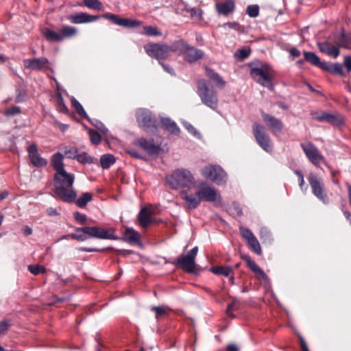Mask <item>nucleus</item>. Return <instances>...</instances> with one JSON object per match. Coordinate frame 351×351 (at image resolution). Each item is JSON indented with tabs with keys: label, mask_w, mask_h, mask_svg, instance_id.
<instances>
[{
	"label": "nucleus",
	"mask_w": 351,
	"mask_h": 351,
	"mask_svg": "<svg viewBox=\"0 0 351 351\" xmlns=\"http://www.w3.org/2000/svg\"><path fill=\"white\" fill-rule=\"evenodd\" d=\"M165 184L171 189L180 190L184 206L196 208L202 201L218 202L221 197L217 191L202 180L197 181L193 173L185 168H178L165 177Z\"/></svg>",
	"instance_id": "obj_1"
},
{
	"label": "nucleus",
	"mask_w": 351,
	"mask_h": 351,
	"mask_svg": "<svg viewBox=\"0 0 351 351\" xmlns=\"http://www.w3.org/2000/svg\"><path fill=\"white\" fill-rule=\"evenodd\" d=\"M75 176L65 169L54 175L55 193L62 201L73 202L77 197L76 191L73 189Z\"/></svg>",
	"instance_id": "obj_2"
},
{
	"label": "nucleus",
	"mask_w": 351,
	"mask_h": 351,
	"mask_svg": "<svg viewBox=\"0 0 351 351\" xmlns=\"http://www.w3.org/2000/svg\"><path fill=\"white\" fill-rule=\"evenodd\" d=\"M183 47H184V40H180L173 43L171 45L149 43L145 45L144 49L149 56L160 60L167 58L171 52H177Z\"/></svg>",
	"instance_id": "obj_3"
},
{
	"label": "nucleus",
	"mask_w": 351,
	"mask_h": 351,
	"mask_svg": "<svg viewBox=\"0 0 351 351\" xmlns=\"http://www.w3.org/2000/svg\"><path fill=\"white\" fill-rule=\"evenodd\" d=\"M250 75L261 85L273 89V70L267 65L261 64L251 69Z\"/></svg>",
	"instance_id": "obj_4"
},
{
	"label": "nucleus",
	"mask_w": 351,
	"mask_h": 351,
	"mask_svg": "<svg viewBox=\"0 0 351 351\" xmlns=\"http://www.w3.org/2000/svg\"><path fill=\"white\" fill-rule=\"evenodd\" d=\"M202 176L206 180L219 185L228 180V175L224 170L218 165H208L201 170Z\"/></svg>",
	"instance_id": "obj_5"
},
{
	"label": "nucleus",
	"mask_w": 351,
	"mask_h": 351,
	"mask_svg": "<svg viewBox=\"0 0 351 351\" xmlns=\"http://www.w3.org/2000/svg\"><path fill=\"white\" fill-rule=\"evenodd\" d=\"M197 93L203 104L213 110L217 108L218 99L216 93L208 88L204 80L198 81Z\"/></svg>",
	"instance_id": "obj_6"
},
{
	"label": "nucleus",
	"mask_w": 351,
	"mask_h": 351,
	"mask_svg": "<svg viewBox=\"0 0 351 351\" xmlns=\"http://www.w3.org/2000/svg\"><path fill=\"white\" fill-rule=\"evenodd\" d=\"M77 231H82L87 234L88 239L89 237L97 238L101 239H115L114 230L110 229H103L97 226L82 227L78 228Z\"/></svg>",
	"instance_id": "obj_7"
},
{
	"label": "nucleus",
	"mask_w": 351,
	"mask_h": 351,
	"mask_svg": "<svg viewBox=\"0 0 351 351\" xmlns=\"http://www.w3.org/2000/svg\"><path fill=\"white\" fill-rule=\"evenodd\" d=\"M253 132L259 146L267 152H271L272 143L265 132V127L259 123H255L253 125Z\"/></svg>",
	"instance_id": "obj_8"
},
{
	"label": "nucleus",
	"mask_w": 351,
	"mask_h": 351,
	"mask_svg": "<svg viewBox=\"0 0 351 351\" xmlns=\"http://www.w3.org/2000/svg\"><path fill=\"white\" fill-rule=\"evenodd\" d=\"M197 252L198 247L197 246L194 247L186 255L179 257L176 260V264L179 265L184 270L188 272H194L196 267L195 259Z\"/></svg>",
	"instance_id": "obj_9"
},
{
	"label": "nucleus",
	"mask_w": 351,
	"mask_h": 351,
	"mask_svg": "<svg viewBox=\"0 0 351 351\" xmlns=\"http://www.w3.org/2000/svg\"><path fill=\"white\" fill-rule=\"evenodd\" d=\"M308 182L312 189L313 193L324 203L328 202V197L324 192V186L322 180L315 173H311Z\"/></svg>",
	"instance_id": "obj_10"
},
{
	"label": "nucleus",
	"mask_w": 351,
	"mask_h": 351,
	"mask_svg": "<svg viewBox=\"0 0 351 351\" xmlns=\"http://www.w3.org/2000/svg\"><path fill=\"white\" fill-rule=\"evenodd\" d=\"M301 146L306 158L315 166L318 167L321 162H324V157L313 144L308 142L302 143Z\"/></svg>",
	"instance_id": "obj_11"
},
{
	"label": "nucleus",
	"mask_w": 351,
	"mask_h": 351,
	"mask_svg": "<svg viewBox=\"0 0 351 351\" xmlns=\"http://www.w3.org/2000/svg\"><path fill=\"white\" fill-rule=\"evenodd\" d=\"M136 120L138 125L145 130L154 128L156 119L151 112L145 108H141L136 112Z\"/></svg>",
	"instance_id": "obj_12"
},
{
	"label": "nucleus",
	"mask_w": 351,
	"mask_h": 351,
	"mask_svg": "<svg viewBox=\"0 0 351 351\" xmlns=\"http://www.w3.org/2000/svg\"><path fill=\"white\" fill-rule=\"evenodd\" d=\"M103 17L111 21L116 25L125 27H135L141 25V22L139 21L128 18H119L118 16L110 13L104 14Z\"/></svg>",
	"instance_id": "obj_13"
},
{
	"label": "nucleus",
	"mask_w": 351,
	"mask_h": 351,
	"mask_svg": "<svg viewBox=\"0 0 351 351\" xmlns=\"http://www.w3.org/2000/svg\"><path fill=\"white\" fill-rule=\"evenodd\" d=\"M184 47L177 51V53H182L186 60L189 62H195L204 56L202 51L192 47H189L184 41Z\"/></svg>",
	"instance_id": "obj_14"
},
{
	"label": "nucleus",
	"mask_w": 351,
	"mask_h": 351,
	"mask_svg": "<svg viewBox=\"0 0 351 351\" xmlns=\"http://www.w3.org/2000/svg\"><path fill=\"white\" fill-rule=\"evenodd\" d=\"M23 64L25 68L32 70H42L48 68L49 62L45 58L26 59L23 60Z\"/></svg>",
	"instance_id": "obj_15"
},
{
	"label": "nucleus",
	"mask_w": 351,
	"mask_h": 351,
	"mask_svg": "<svg viewBox=\"0 0 351 351\" xmlns=\"http://www.w3.org/2000/svg\"><path fill=\"white\" fill-rule=\"evenodd\" d=\"M262 117L265 124L273 133L278 134L281 132L282 123L279 119L264 112L262 113Z\"/></svg>",
	"instance_id": "obj_16"
},
{
	"label": "nucleus",
	"mask_w": 351,
	"mask_h": 351,
	"mask_svg": "<svg viewBox=\"0 0 351 351\" xmlns=\"http://www.w3.org/2000/svg\"><path fill=\"white\" fill-rule=\"evenodd\" d=\"M28 155L31 162L36 167H44L47 165V160L40 156L36 145H31L28 147Z\"/></svg>",
	"instance_id": "obj_17"
},
{
	"label": "nucleus",
	"mask_w": 351,
	"mask_h": 351,
	"mask_svg": "<svg viewBox=\"0 0 351 351\" xmlns=\"http://www.w3.org/2000/svg\"><path fill=\"white\" fill-rule=\"evenodd\" d=\"M99 16L90 15L85 12H80L69 16V21L74 24L88 23L97 21Z\"/></svg>",
	"instance_id": "obj_18"
},
{
	"label": "nucleus",
	"mask_w": 351,
	"mask_h": 351,
	"mask_svg": "<svg viewBox=\"0 0 351 351\" xmlns=\"http://www.w3.org/2000/svg\"><path fill=\"white\" fill-rule=\"evenodd\" d=\"M139 233L132 228H127L123 233V239L131 245H136L142 247V243L140 241Z\"/></svg>",
	"instance_id": "obj_19"
},
{
	"label": "nucleus",
	"mask_w": 351,
	"mask_h": 351,
	"mask_svg": "<svg viewBox=\"0 0 351 351\" xmlns=\"http://www.w3.org/2000/svg\"><path fill=\"white\" fill-rule=\"evenodd\" d=\"M315 118L319 121L327 122L336 125H339L343 122L341 116H335L325 112L317 114Z\"/></svg>",
	"instance_id": "obj_20"
},
{
	"label": "nucleus",
	"mask_w": 351,
	"mask_h": 351,
	"mask_svg": "<svg viewBox=\"0 0 351 351\" xmlns=\"http://www.w3.org/2000/svg\"><path fill=\"white\" fill-rule=\"evenodd\" d=\"M317 45L320 51L334 58H336L339 54V47L332 45L328 42L319 43Z\"/></svg>",
	"instance_id": "obj_21"
},
{
	"label": "nucleus",
	"mask_w": 351,
	"mask_h": 351,
	"mask_svg": "<svg viewBox=\"0 0 351 351\" xmlns=\"http://www.w3.org/2000/svg\"><path fill=\"white\" fill-rule=\"evenodd\" d=\"M136 145L149 154H156L159 149L158 146L156 145L152 141H148L143 138L138 139L136 141Z\"/></svg>",
	"instance_id": "obj_22"
},
{
	"label": "nucleus",
	"mask_w": 351,
	"mask_h": 351,
	"mask_svg": "<svg viewBox=\"0 0 351 351\" xmlns=\"http://www.w3.org/2000/svg\"><path fill=\"white\" fill-rule=\"evenodd\" d=\"M151 215L152 210L150 208H142L138 216L140 226L143 228H146L152 222Z\"/></svg>",
	"instance_id": "obj_23"
},
{
	"label": "nucleus",
	"mask_w": 351,
	"mask_h": 351,
	"mask_svg": "<svg viewBox=\"0 0 351 351\" xmlns=\"http://www.w3.org/2000/svg\"><path fill=\"white\" fill-rule=\"evenodd\" d=\"M63 159V155L60 152H57L52 156L51 164L53 169L56 171V173L64 170Z\"/></svg>",
	"instance_id": "obj_24"
},
{
	"label": "nucleus",
	"mask_w": 351,
	"mask_h": 351,
	"mask_svg": "<svg viewBox=\"0 0 351 351\" xmlns=\"http://www.w3.org/2000/svg\"><path fill=\"white\" fill-rule=\"evenodd\" d=\"M216 9L219 14L227 15L234 10V3L231 1L218 3L216 4Z\"/></svg>",
	"instance_id": "obj_25"
},
{
	"label": "nucleus",
	"mask_w": 351,
	"mask_h": 351,
	"mask_svg": "<svg viewBox=\"0 0 351 351\" xmlns=\"http://www.w3.org/2000/svg\"><path fill=\"white\" fill-rule=\"evenodd\" d=\"M245 260L248 267L256 274L258 278L261 279H266L267 275L265 272L257 265V264L252 261L250 257L247 256Z\"/></svg>",
	"instance_id": "obj_26"
},
{
	"label": "nucleus",
	"mask_w": 351,
	"mask_h": 351,
	"mask_svg": "<svg viewBox=\"0 0 351 351\" xmlns=\"http://www.w3.org/2000/svg\"><path fill=\"white\" fill-rule=\"evenodd\" d=\"M206 75L213 82L216 86L223 88L226 82L225 81L216 73H215L213 70L206 69Z\"/></svg>",
	"instance_id": "obj_27"
},
{
	"label": "nucleus",
	"mask_w": 351,
	"mask_h": 351,
	"mask_svg": "<svg viewBox=\"0 0 351 351\" xmlns=\"http://www.w3.org/2000/svg\"><path fill=\"white\" fill-rule=\"evenodd\" d=\"M161 122L162 125L167 129L169 132L173 134H178L180 132V129L177 126L175 122L171 121L168 118H162L161 119Z\"/></svg>",
	"instance_id": "obj_28"
},
{
	"label": "nucleus",
	"mask_w": 351,
	"mask_h": 351,
	"mask_svg": "<svg viewBox=\"0 0 351 351\" xmlns=\"http://www.w3.org/2000/svg\"><path fill=\"white\" fill-rule=\"evenodd\" d=\"M61 40L74 36L77 34V29L71 26H63L59 30Z\"/></svg>",
	"instance_id": "obj_29"
},
{
	"label": "nucleus",
	"mask_w": 351,
	"mask_h": 351,
	"mask_svg": "<svg viewBox=\"0 0 351 351\" xmlns=\"http://www.w3.org/2000/svg\"><path fill=\"white\" fill-rule=\"evenodd\" d=\"M232 269L229 266H221V267H214L210 269V271L213 274L221 275L224 276H229L232 272Z\"/></svg>",
	"instance_id": "obj_30"
},
{
	"label": "nucleus",
	"mask_w": 351,
	"mask_h": 351,
	"mask_svg": "<svg viewBox=\"0 0 351 351\" xmlns=\"http://www.w3.org/2000/svg\"><path fill=\"white\" fill-rule=\"evenodd\" d=\"M115 162V158L112 154H104L100 158V163L104 169H108Z\"/></svg>",
	"instance_id": "obj_31"
},
{
	"label": "nucleus",
	"mask_w": 351,
	"mask_h": 351,
	"mask_svg": "<svg viewBox=\"0 0 351 351\" xmlns=\"http://www.w3.org/2000/svg\"><path fill=\"white\" fill-rule=\"evenodd\" d=\"M152 311L155 312L156 319H159L167 316L169 311V308L165 306H154L152 308Z\"/></svg>",
	"instance_id": "obj_32"
},
{
	"label": "nucleus",
	"mask_w": 351,
	"mask_h": 351,
	"mask_svg": "<svg viewBox=\"0 0 351 351\" xmlns=\"http://www.w3.org/2000/svg\"><path fill=\"white\" fill-rule=\"evenodd\" d=\"M44 36L49 41L57 42L62 40L60 32L58 33L53 30L47 29L44 32Z\"/></svg>",
	"instance_id": "obj_33"
},
{
	"label": "nucleus",
	"mask_w": 351,
	"mask_h": 351,
	"mask_svg": "<svg viewBox=\"0 0 351 351\" xmlns=\"http://www.w3.org/2000/svg\"><path fill=\"white\" fill-rule=\"evenodd\" d=\"M84 4L88 8L101 10L103 9V5L99 0H83Z\"/></svg>",
	"instance_id": "obj_34"
},
{
	"label": "nucleus",
	"mask_w": 351,
	"mask_h": 351,
	"mask_svg": "<svg viewBox=\"0 0 351 351\" xmlns=\"http://www.w3.org/2000/svg\"><path fill=\"white\" fill-rule=\"evenodd\" d=\"M92 198L91 193H84L77 199V205L80 208L84 207L88 202L91 201Z\"/></svg>",
	"instance_id": "obj_35"
},
{
	"label": "nucleus",
	"mask_w": 351,
	"mask_h": 351,
	"mask_svg": "<svg viewBox=\"0 0 351 351\" xmlns=\"http://www.w3.org/2000/svg\"><path fill=\"white\" fill-rule=\"evenodd\" d=\"M304 55L305 60L312 64L317 66L320 64V59L315 53L313 52L305 51Z\"/></svg>",
	"instance_id": "obj_36"
},
{
	"label": "nucleus",
	"mask_w": 351,
	"mask_h": 351,
	"mask_svg": "<svg viewBox=\"0 0 351 351\" xmlns=\"http://www.w3.org/2000/svg\"><path fill=\"white\" fill-rule=\"evenodd\" d=\"M71 101L79 115L83 117H87V114L85 112L83 106L75 97H72L71 98Z\"/></svg>",
	"instance_id": "obj_37"
},
{
	"label": "nucleus",
	"mask_w": 351,
	"mask_h": 351,
	"mask_svg": "<svg viewBox=\"0 0 351 351\" xmlns=\"http://www.w3.org/2000/svg\"><path fill=\"white\" fill-rule=\"evenodd\" d=\"M75 159L82 164H91L93 162V158L86 152L77 154Z\"/></svg>",
	"instance_id": "obj_38"
},
{
	"label": "nucleus",
	"mask_w": 351,
	"mask_h": 351,
	"mask_svg": "<svg viewBox=\"0 0 351 351\" xmlns=\"http://www.w3.org/2000/svg\"><path fill=\"white\" fill-rule=\"evenodd\" d=\"M182 125L186 128V130L191 133L193 136L197 138H201L200 133L189 122L186 121H182Z\"/></svg>",
	"instance_id": "obj_39"
},
{
	"label": "nucleus",
	"mask_w": 351,
	"mask_h": 351,
	"mask_svg": "<svg viewBox=\"0 0 351 351\" xmlns=\"http://www.w3.org/2000/svg\"><path fill=\"white\" fill-rule=\"evenodd\" d=\"M143 33L147 36H161L162 33L155 26H145Z\"/></svg>",
	"instance_id": "obj_40"
},
{
	"label": "nucleus",
	"mask_w": 351,
	"mask_h": 351,
	"mask_svg": "<svg viewBox=\"0 0 351 351\" xmlns=\"http://www.w3.org/2000/svg\"><path fill=\"white\" fill-rule=\"evenodd\" d=\"M64 153L68 158L75 159L78 153V150L75 147L66 146L64 147Z\"/></svg>",
	"instance_id": "obj_41"
},
{
	"label": "nucleus",
	"mask_w": 351,
	"mask_h": 351,
	"mask_svg": "<svg viewBox=\"0 0 351 351\" xmlns=\"http://www.w3.org/2000/svg\"><path fill=\"white\" fill-rule=\"evenodd\" d=\"M247 243L250 245L252 250H253L256 254H261V247L256 237H254V239H251L250 241H247Z\"/></svg>",
	"instance_id": "obj_42"
},
{
	"label": "nucleus",
	"mask_w": 351,
	"mask_h": 351,
	"mask_svg": "<svg viewBox=\"0 0 351 351\" xmlns=\"http://www.w3.org/2000/svg\"><path fill=\"white\" fill-rule=\"evenodd\" d=\"M72 238L80 241H84L88 239L87 234L82 232V231H77V228L75 230V232L65 237V238Z\"/></svg>",
	"instance_id": "obj_43"
},
{
	"label": "nucleus",
	"mask_w": 351,
	"mask_h": 351,
	"mask_svg": "<svg viewBox=\"0 0 351 351\" xmlns=\"http://www.w3.org/2000/svg\"><path fill=\"white\" fill-rule=\"evenodd\" d=\"M28 269L34 275H38L40 273L45 272V267L40 265H30L28 266Z\"/></svg>",
	"instance_id": "obj_44"
},
{
	"label": "nucleus",
	"mask_w": 351,
	"mask_h": 351,
	"mask_svg": "<svg viewBox=\"0 0 351 351\" xmlns=\"http://www.w3.org/2000/svg\"><path fill=\"white\" fill-rule=\"evenodd\" d=\"M247 14L251 17H256L259 13L258 6L256 5H249L247 8Z\"/></svg>",
	"instance_id": "obj_45"
},
{
	"label": "nucleus",
	"mask_w": 351,
	"mask_h": 351,
	"mask_svg": "<svg viewBox=\"0 0 351 351\" xmlns=\"http://www.w3.org/2000/svg\"><path fill=\"white\" fill-rule=\"evenodd\" d=\"M187 12L190 13L192 17H195L197 19H201L202 18V10L199 8H189L187 9Z\"/></svg>",
	"instance_id": "obj_46"
},
{
	"label": "nucleus",
	"mask_w": 351,
	"mask_h": 351,
	"mask_svg": "<svg viewBox=\"0 0 351 351\" xmlns=\"http://www.w3.org/2000/svg\"><path fill=\"white\" fill-rule=\"evenodd\" d=\"M89 136H90V141L93 144L97 145L100 143V141H101L100 135L96 131L90 130H89Z\"/></svg>",
	"instance_id": "obj_47"
},
{
	"label": "nucleus",
	"mask_w": 351,
	"mask_h": 351,
	"mask_svg": "<svg viewBox=\"0 0 351 351\" xmlns=\"http://www.w3.org/2000/svg\"><path fill=\"white\" fill-rule=\"evenodd\" d=\"M330 72L341 76L343 75L342 66L339 63L331 64V69Z\"/></svg>",
	"instance_id": "obj_48"
},
{
	"label": "nucleus",
	"mask_w": 351,
	"mask_h": 351,
	"mask_svg": "<svg viewBox=\"0 0 351 351\" xmlns=\"http://www.w3.org/2000/svg\"><path fill=\"white\" fill-rule=\"evenodd\" d=\"M241 234L242 237L247 241H249L251 239H254L255 237L253 233L248 229L245 228H241L240 229Z\"/></svg>",
	"instance_id": "obj_49"
},
{
	"label": "nucleus",
	"mask_w": 351,
	"mask_h": 351,
	"mask_svg": "<svg viewBox=\"0 0 351 351\" xmlns=\"http://www.w3.org/2000/svg\"><path fill=\"white\" fill-rule=\"evenodd\" d=\"M10 324L7 321L0 322V336L4 335L8 331Z\"/></svg>",
	"instance_id": "obj_50"
},
{
	"label": "nucleus",
	"mask_w": 351,
	"mask_h": 351,
	"mask_svg": "<svg viewBox=\"0 0 351 351\" xmlns=\"http://www.w3.org/2000/svg\"><path fill=\"white\" fill-rule=\"evenodd\" d=\"M73 215H74L75 220H77V221H79L82 223H84L86 220V215L84 214H82L79 212L74 213Z\"/></svg>",
	"instance_id": "obj_51"
},
{
	"label": "nucleus",
	"mask_w": 351,
	"mask_h": 351,
	"mask_svg": "<svg viewBox=\"0 0 351 351\" xmlns=\"http://www.w3.org/2000/svg\"><path fill=\"white\" fill-rule=\"evenodd\" d=\"M236 56L242 59H244L248 57L249 51L244 49H240L236 53Z\"/></svg>",
	"instance_id": "obj_52"
},
{
	"label": "nucleus",
	"mask_w": 351,
	"mask_h": 351,
	"mask_svg": "<svg viewBox=\"0 0 351 351\" xmlns=\"http://www.w3.org/2000/svg\"><path fill=\"white\" fill-rule=\"evenodd\" d=\"M20 112V108L17 106H14L6 110L5 114L7 115H13Z\"/></svg>",
	"instance_id": "obj_53"
},
{
	"label": "nucleus",
	"mask_w": 351,
	"mask_h": 351,
	"mask_svg": "<svg viewBox=\"0 0 351 351\" xmlns=\"http://www.w3.org/2000/svg\"><path fill=\"white\" fill-rule=\"evenodd\" d=\"M344 66L347 69V70L350 72L351 71V57L346 56L344 58Z\"/></svg>",
	"instance_id": "obj_54"
},
{
	"label": "nucleus",
	"mask_w": 351,
	"mask_h": 351,
	"mask_svg": "<svg viewBox=\"0 0 351 351\" xmlns=\"http://www.w3.org/2000/svg\"><path fill=\"white\" fill-rule=\"evenodd\" d=\"M60 104H59V110L62 112L66 113L67 112V108L65 104L63 103L62 97L61 96L59 97Z\"/></svg>",
	"instance_id": "obj_55"
},
{
	"label": "nucleus",
	"mask_w": 351,
	"mask_h": 351,
	"mask_svg": "<svg viewBox=\"0 0 351 351\" xmlns=\"http://www.w3.org/2000/svg\"><path fill=\"white\" fill-rule=\"evenodd\" d=\"M319 68H321L323 70L330 71L331 69V64H328L326 62H322L320 61V64L317 65Z\"/></svg>",
	"instance_id": "obj_56"
},
{
	"label": "nucleus",
	"mask_w": 351,
	"mask_h": 351,
	"mask_svg": "<svg viewBox=\"0 0 351 351\" xmlns=\"http://www.w3.org/2000/svg\"><path fill=\"white\" fill-rule=\"evenodd\" d=\"M47 213L50 215V216H56V215H58L59 213L56 210V209L53 208H47Z\"/></svg>",
	"instance_id": "obj_57"
},
{
	"label": "nucleus",
	"mask_w": 351,
	"mask_h": 351,
	"mask_svg": "<svg viewBox=\"0 0 351 351\" xmlns=\"http://www.w3.org/2000/svg\"><path fill=\"white\" fill-rule=\"evenodd\" d=\"M290 54L293 57H298L300 55V52L295 48H292L289 51Z\"/></svg>",
	"instance_id": "obj_58"
},
{
	"label": "nucleus",
	"mask_w": 351,
	"mask_h": 351,
	"mask_svg": "<svg viewBox=\"0 0 351 351\" xmlns=\"http://www.w3.org/2000/svg\"><path fill=\"white\" fill-rule=\"evenodd\" d=\"M226 351H239V348L235 344H230L227 346Z\"/></svg>",
	"instance_id": "obj_59"
},
{
	"label": "nucleus",
	"mask_w": 351,
	"mask_h": 351,
	"mask_svg": "<svg viewBox=\"0 0 351 351\" xmlns=\"http://www.w3.org/2000/svg\"><path fill=\"white\" fill-rule=\"evenodd\" d=\"M260 234H261V239H266V237L267 236V234H269V232L266 228H262L261 230Z\"/></svg>",
	"instance_id": "obj_60"
},
{
	"label": "nucleus",
	"mask_w": 351,
	"mask_h": 351,
	"mask_svg": "<svg viewBox=\"0 0 351 351\" xmlns=\"http://www.w3.org/2000/svg\"><path fill=\"white\" fill-rule=\"evenodd\" d=\"M24 234L26 235H29L32 233V230L31 228L26 226L23 229Z\"/></svg>",
	"instance_id": "obj_61"
},
{
	"label": "nucleus",
	"mask_w": 351,
	"mask_h": 351,
	"mask_svg": "<svg viewBox=\"0 0 351 351\" xmlns=\"http://www.w3.org/2000/svg\"><path fill=\"white\" fill-rule=\"evenodd\" d=\"M162 67L164 68L165 71L170 74H173V70L168 66L161 64Z\"/></svg>",
	"instance_id": "obj_62"
},
{
	"label": "nucleus",
	"mask_w": 351,
	"mask_h": 351,
	"mask_svg": "<svg viewBox=\"0 0 351 351\" xmlns=\"http://www.w3.org/2000/svg\"><path fill=\"white\" fill-rule=\"evenodd\" d=\"M8 195V191H4L0 193V201L5 199Z\"/></svg>",
	"instance_id": "obj_63"
},
{
	"label": "nucleus",
	"mask_w": 351,
	"mask_h": 351,
	"mask_svg": "<svg viewBox=\"0 0 351 351\" xmlns=\"http://www.w3.org/2000/svg\"><path fill=\"white\" fill-rule=\"evenodd\" d=\"M301 345H302V351H309L308 349L307 345L303 340H302V341H301Z\"/></svg>",
	"instance_id": "obj_64"
}]
</instances>
